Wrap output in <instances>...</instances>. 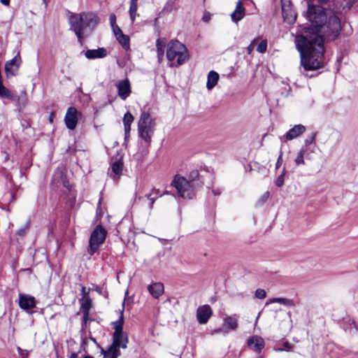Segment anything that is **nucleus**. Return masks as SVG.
Returning a JSON list of instances; mask_svg holds the SVG:
<instances>
[{
  "label": "nucleus",
  "mask_w": 358,
  "mask_h": 358,
  "mask_svg": "<svg viewBox=\"0 0 358 358\" xmlns=\"http://www.w3.org/2000/svg\"><path fill=\"white\" fill-rule=\"evenodd\" d=\"M255 296L257 299H263L266 298V293L265 290L263 289H257L255 292Z\"/></svg>",
  "instance_id": "37"
},
{
  "label": "nucleus",
  "mask_w": 358,
  "mask_h": 358,
  "mask_svg": "<svg viewBox=\"0 0 358 358\" xmlns=\"http://www.w3.org/2000/svg\"><path fill=\"white\" fill-rule=\"evenodd\" d=\"M271 301L278 303L286 306L294 307L295 306L294 301L289 299L274 298Z\"/></svg>",
  "instance_id": "28"
},
{
  "label": "nucleus",
  "mask_w": 358,
  "mask_h": 358,
  "mask_svg": "<svg viewBox=\"0 0 358 358\" xmlns=\"http://www.w3.org/2000/svg\"><path fill=\"white\" fill-rule=\"evenodd\" d=\"M83 320L85 322L89 318L90 312H88V315H85V312H83Z\"/></svg>",
  "instance_id": "45"
},
{
  "label": "nucleus",
  "mask_w": 358,
  "mask_h": 358,
  "mask_svg": "<svg viewBox=\"0 0 358 358\" xmlns=\"http://www.w3.org/2000/svg\"><path fill=\"white\" fill-rule=\"evenodd\" d=\"M219 80V74L214 71H211L208 73L207 78V83L206 87L208 90H212L217 83Z\"/></svg>",
  "instance_id": "21"
},
{
  "label": "nucleus",
  "mask_w": 358,
  "mask_h": 358,
  "mask_svg": "<svg viewBox=\"0 0 358 358\" xmlns=\"http://www.w3.org/2000/svg\"><path fill=\"white\" fill-rule=\"evenodd\" d=\"M155 129V120L151 117L149 113L143 111L138 122V136L146 143L149 144L151 142Z\"/></svg>",
  "instance_id": "5"
},
{
  "label": "nucleus",
  "mask_w": 358,
  "mask_h": 358,
  "mask_svg": "<svg viewBox=\"0 0 358 358\" xmlns=\"http://www.w3.org/2000/svg\"><path fill=\"white\" fill-rule=\"evenodd\" d=\"M245 13V9L240 0L237 2L234 11L231 14L232 21L237 23L244 17Z\"/></svg>",
  "instance_id": "17"
},
{
  "label": "nucleus",
  "mask_w": 358,
  "mask_h": 358,
  "mask_svg": "<svg viewBox=\"0 0 358 358\" xmlns=\"http://www.w3.org/2000/svg\"><path fill=\"white\" fill-rule=\"evenodd\" d=\"M189 52L186 46L178 40H171L168 43L166 58L171 62V67H178L189 59Z\"/></svg>",
  "instance_id": "3"
},
{
  "label": "nucleus",
  "mask_w": 358,
  "mask_h": 358,
  "mask_svg": "<svg viewBox=\"0 0 358 358\" xmlns=\"http://www.w3.org/2000/svg\"><path fill=\"white\" fill-rule=\"evenodd\" d=\"M17 350H18V352L21 351L20 348H17Z\"/></svg>",
  "instance_id": "54"
},
{
  "label": "nucleus",
  "mask_w": 358,
  "mask_h": 358,
  "mask_svg": "<svg viewBox=\"0 0 358 358\" xmlns=\"http://www.w3.org/2000/svg\"><path fill=\"white\" fill-rule=\"evenodd\" d=\"M107 235L106 230L100 224L97 225L91 234L88 253L94 255L100 245L103 243Z\"/></svg>",
  "instance_id": "6"
},
{
  "label": "nucleus",
  "mask_w": 358,
  "mask_h": 358,
  "mask_svg": "<svg viewBox=\"0 0 358 358\" xmlns=\"http://www.w3.org/2000/svg\"><path fill=\"white\" fill-rule=\"evenodd\" d=\"M357 0H344L345 2V5L344 6L343 8H346L347 10H350L352 5L357 1ZM320 3H326L327 0H319Z\"/></svg>",
  "instance_id": "34"
},
{
  "label": "nucleus",
  "mask_w": 358,
  "mask_h": 358,
  "mask_svg": "<svg viewBox=\"0 0 358 358\" xmlns=\"http://www.w3.org/2000/svg\"><path fill=\"white\" fill-rule=\"evenodd\" d=\"M123 323H124V317H123V309L120 311V315L119 319L113 322V327L115 329L114 332H116L117 334L118 332L123 331Z\"/></svg>",
  "instance_id": "25"
},
{
  "label": "nucleus",
  "mask_w": 358,
  "mask_h": 358,
  "mask_svg": "<svg viewBox=\"0 0 358 358\" xmlns=\"http://www.w3.org/2000/svg\"><path fill=\"white\" fill-rule=\"evenodd\" d=\"M306 18L310 26L300 27L295 44L301 55V64L305 71L320 69L324 65V43L335 40L341 30L340 18L327 13L320 6H308Z\"/></svg>",
  "instance_id": "1"
},
{
  "label": "nucleus",
  "mask_w": 358,
  "mask_h": 358,
  "mask_svg": "<svg viewBox=\"0 0 358 358\" xmlns=\"http://www.w3.org/2000/svg\"><path fill=\"white\" fill-rule=\"evenodd\" d=\"M137 2L138 0H131L130 6H129V17L131 22L133 23L135 20V18L137 15Z\"/></svg>",
  "instance_id": "24"
},
{
  "label": "nucleus",
  "mask_w": 358,
  "mask_h": 358,
  "mask_svg": "<svg viewBox=\"0 0 358 358\" xmlns=\"http://www.w3.org/2000/svg\"><path fill=\"white\" fill-rule=\"evenodd\" d=\"M222 329L220 328V329H215L213 331V333H220V332H222Z\"/></svg>",
  "instance_id": "50"
},
{
  "label": "nucleus",
  "mask_w": 358,
  "mask_h": 358,
  "mask_svg": "<svg viewBox=\"0 0 358 358\" xmlns=\"http://www.w3.org/2000/svg\"><path fill=\"white\" fill-rule=\"evenodd\" d=\"M180 358V357H179Z\"/></svg>",
  "instance_id": "57"
},
{
  "label": "nucleus",
  "mask_w": 358,
  "mask_h": 358,
  "mask_svg": "<svg viewBox=\"0 0 358 358\" xmlns=\"http://www.w3.org/2000/svg\"><path fill=\"white\" fill-rule=\"evenodd\" d=\"M147 199L149 201L148 206L149 209L152 210L153 204L157 200V196H152V194H146Z\"/></svg>",
  "instance_id": "36"
},
{
  "label": "nucleus",
  "mask_w": 358,
  "mask_h": 358,
  "mask_svg": "<svg viewBox=\"0 0 358 358\" xmlns=\"http://www.w3.org/2000/svg\"><path fill=\"white\" fill-rule=\"evenodd\" d=\"M150 194H152V196H157V199L158 197L162 196V194H159V190L156 189H152L151 192Z\"/></svg>",
  "instance_id": "43"
},
{
  "label": "nucleus",
  "mask_w": 358,
  "mask_h": 358,
  "mask_svg": "<svg viewBox=\"0 0 358 358\" xmlns=\"http://www.w3.org/2000/svg\"><path fill=\"white\" fill-rule=\"evenodd\" d=\"M91 340H92V341H93L94 343H96V340H95L94 338H91Z\"/></svg>",
  "instance_id": "52"
},
{
  "label": "nucleus",
  "mask_w": 358,
  "mask_h": 358,
  "mask_svg": "<svg viewBox=\"0 0 358 358\" xmlns=\"http://www.w3.org/2000/svg\"><path fill=\"white\" fill-rule=\"evenodd\" d=\"M85 55L89 59L103 58L107 55V50L103 48L87 50Z\"/></svg>",
  "instance_id": "16"
},
{
  "label": "nucleus",
  "mask_w": 358,
  "mask_h": 358,
  "mask_svg": "<svg viewBox=\"0 0 358 358\" xmlns=\"http://www.w3.org/2000/svg\"><path fill=\"white\" fill-rule=\"evenodd\" d=\"M166 46V39L165 38H158L156 41V48L157 57L159 61L163 59L164 53V48Z\"/></svg>",
  "instance_id": "23"
},
{
  "label": "nucleus",
  "mask_w": 358,
  "mask_h": 358,
  "mask_svg": "<svg viewBox=\"0 0 358 358\" xmlns=\"http://www.w3.org/2000/svg\"><path fill=\"white\" fill-rule=\"evenodd\" d=\"M77 113L78 110L74 107H69L66 113L64 122L66 127L71 130H73L77 126Z\"/></svg>",
  "instance_id": "9"
},
{
  "label": "nucleus",
  "mask_w": 358,
  "mask_h": 358,
  "mask_svg": "<svg viewBox=\"0 0 358 358\" xmlns=\"http://www.w3.org/2000/svg\"><path fill=\"white\" fill-rule=\"evenodd\" d=\"M286 173V171L283 169L282 173L276 178L275 184L276 186L280 187L284 184V176Z\"/></svg>",
  "instance_id": "32"
},
{
  "label": "nucleus",
  "mask_w": 358,
  "mask_h": 358,
  "mask_svg": "<svg viewBox=\"0 0 358 358\" xmlns=\"http://www.w3.org/2000/svg\"><path fill=\"white\" fill-rule=\"evenodd\" d=\"M25 233H26V230L25 229H20V230L18 231L17 234L19 236H24L25 234Z\"/></svg>",
  "instance_id": "47"
},
{
  "label": "nucleus",
  "mask_w": 358,
  "mask_h": 358,
  "mask_svg": "<svg viewBox=\"0 0 358 358\" xmlns=\"http://www.w3.org/2000/svg\"><path fill=\"white\" fill-rule=\"evenodd\" d=\"M1 3L5 6H8L10 3V0H0Z\"/></svg>",
  "instance_id": "46"
},
{
  "label": "nucleus",
  "mask_w": 358,
  "mask_h": 358,
  "mask_svg": "<svg viewBox=\"0 0 358 358\" xmlns=\"http://www.w3.org/2000/svg\"><path fill=\"white\" fill-rule=\"evenodd\" d=\"M117 94L121 99H127L131 93V83L128 78L119 80L116 84Z\"/></svg>",
  "instance_id": "7"
},
{
  "label": "nucleus",
  "mask_w": 358,
  "mask_h": 358,
  "mask_svg": "<svg viewBox=\"0 0 358 358\" xmlns=\"http://www.w3.org/2000/svg\"><path fill=\"white\" fill-rule=\"evenodd\" d=\"M211 19V15L209 12L206 11L202 17V20L204 22H208Z\"/></svg>",
  "instance_id": "40"
},
{
  "label": "nucleus",
  "mask_w": 358,
  "mask_h": 358,
  "mask_svg": "<svg viewBox=\"0 0 358 358\" xmlns=\"http://www.w3.org/2000/svg\"><path fill=\"white\" fill-rule=\"evenodd\" d=\"M19 306L23 310H29L36 306L35 298L32 296L20 294Z\"/></svg>",
  "instance_id": "13"
},
{
  "label": "nucleus",
  "mask_w": 358,
  "mask_h": 358,
  "mask_svg": "<svg viewBox=\"0 0 358 358\" xmlns=\"http://www.w3.org/2000/svg\"><path fill=\"white\" fill-rule=\"evenodd\" d=\"M113 29L114 34H115L116 37L118 36V35H120L121 34H122V30L120 29V28L117 25L113 27Z\"/></svg>",
  "instance_id": "42"
},
{
  "label": "nucleus",
  "mask_w": 358,
  "mask_h": 358,
  "mask_svg": "<svg viewBox=\"0 0 358 358\" xmlns=\"http://www.w3.org/2000/svg\"><path fill=\"white\" fill-rule=\"evenodd\" d=\"M266 197H268L269 194H268V192H266Z\"/></svg>",
  "instance_id": "55"
},
{
  "label": "nucleus",
  "mask_w": 358,
  "mask_h": 358,
  "mask_svg": "<svg viewBox=\"0 0 358 358\" xmlns=\"http://www.w3.org/2000/svg\"><path fill=\"white\" fill-rule=\"evenodd\" d=\"M110 22L112 27L117 26L116 24V16L115 14H111L110 15Z\"/></svg>",
  "instance_id": "41"
},
{
  "label": "nucleus",
  "mask_w": 358,
  "mask_h": 358,
  "mask_svg": "<svg viewBox=\"0 0 358 358\" xmlns=\"http://www.w3.org/2000/svg\"><path fill=\"white\" fill-rule=\"evenodd\" d=\"M43 1H44V3H45V4H47V1H46V0H43Z\"/></svg>",
  "instance_id": "56"
},
{
  "label": "nucleus",
  "mask_w": 358,
  "mask_h": 358,
  "mask_svg": "<svg viewBox=\"0 0 358 358\" xmlns=\"http://www.w3.org/2000/svg\"><path fill=\"white\" fill-rule=\"evenodd\" d=\"M259 38H255L252 42L247 47V52H248V54H251L252 52L254 50V48H255V46L257 43V42L258 41Z\"/></svg>",
  "instance_id": "38"
},
{
  "label": "nucleus",
  "mask_w": 358,
  "mask_h": 358,
  "mask_svg": "<svg viewBox=\"0 0 358 358\" xmlns=\"http://www.w3.org/2000/svg\"><path fill=\"white\" fill-rule=\"evenodd\" d=\"M123 164L121 159H117L111 163V169L116 175L120 174L122 171Z\"/></svg>",
  "instance_id": "26"
},
{
  "label": "nucleus",
  "mask_w": 358,
  "mask_h": 358,
  "mask_svg": "<svg viewBox=\"0 0 358 358\" xmlns=\"http://www.w3.org/2000/svg\"><path fill=\"white\" fill-rule=\"evenodd\" d=\"M306 131V127L302 124L294 125L283 136L280 137L282 142L292 141L300 136Z\"/></svg>",
  "instance_id": "8"
},
{
  "label": "nucleus",
  "mask_w": 358,
  "mask_h": 358,
  "mask_svg": "<svg viewBox=\"0 0 358 358\" xmlns=\"http://www.w3.org/2000/svg\"><path fill=\"white\" fill-rule=\"evenodd\" d=\"M148 289L154 298L157 299L164 293V285L161 282H155L150 285Z\"/></svg>",
  "instance_id": "18"
},
{
  "label": "nucleus",
  "mask_w": 358,
  "mask_h": 358,
  "mask_svg": "<svg viewBox=\"0 0 358 358\" xmlns=\"http://www.w3.org/2000/svg\"><path fill=\"white\" fill-rule=\"evenodd\" d=\"M293 345L288 342H285L282 344V348H276V352L282 351H289L292 348Z\"/></svg>",
  "instance_id": "35"
},
{
  "label": "nucleus",
  "mask_w": 358,
  "mask_h": 358,
  "mask_svg": "<svg viewBox=\"0 0 358 358\" xmlns=\"http://www.w3.org/2000/svg\"><path fill=\"white\" fill-rule=\"evenodd\" d=\"M248 345L253 351L260 352L264 348V341L260 336H253L248 340Z\"/></svg>",
  "instance_id": "14"
},
{
  "label": "nucleus",
  "mask_w": 358,
  "mask_h": 358,
  "mask_svg": "<svg viewBox=\"0 0 358 358\" xmlns=\"http://www.w3.org/2000/svg\"><path fill=\"white\" fill-rule=\"evenodd\" d=\"M116 38L125 50H128L129 48V37L128 36L124 35L122 33L120 35H118Z\"/></svg>",
  "instance_id": "27"
},
{
  "label": "nucleus",
  "mask_w": 358,
  "mask_h": 358,
  "mask_svg": "<svg viewBox=\"0 0 358 358\" xmlns=\"http://www.w3.org/2000/svg\"><path fill=\"white\" fill-rule=\"evenodd\" d=\"M224 326L227 327L229 329L235 331L238 327V317L237 315L226 316L224 318Z\"/></svg>",
  "instance_id": "20"
},
{
  "label": "nucleus",
  "mask_w": 358,
  "mask_h": 358,
  "mask_svg": "<svg viewBox=\"0 0 358 358\" xmlns=\"http://www.w3.org/2000/svg\"><path fill=\"white\" fill-rule=\"evenodd\" d=\"M101 199H99V201L98 202V204H97V207H96V213L97 214L101 213Z\"/></svg>",
  "instance_id": "44"
},
{
  "label": "nucleus",
  "mask_w": 358,
  "mask_h": 358,
  "mask_svg": "<svg viewBox=\"0 0 358 358\" xmlns=\"http://www.w3.org/2000/svg\"><path fill=\"white\" fill-rule=\"evenodd\" d=\"M78 353L73 352V353L71 354L69 358H78Z\"/></svg>",
  "instance_id": "48"
},
{
  "label": "nucleus",
  "mask_w": 358,
  "mask_h": 358,
  "mask_svg": "<svg viewBox=\"0 0 358 358\" xmlns=\"http://www.w3.org/2000/svg\"><path fill=\"white\" fill-rule=\"evenodd\" d=\"M306 149L301 148L297 153L296 157L294 159V162L296 165H303L305 164L304 157L306 153Z\"/></svg>",
  "instance_id": "29"
},
{
  "label": "nucleus",
  "mask_w": 358,
  "mask_h": 358,
  "mask_svg": "<svg viewBox=\"0 0 358 358\" xmlns=\"http://www.w3.org/2000/svg\"><path fill=\"white\" fill-rule=\"evenodd\" d=\"M133 121H134L133 115L129 112H127L124 114V117H123L125 139H127L129 136V133L131 131V124L133 122Z\"/></svg>",
  "instance_id": "19"
},
{
  "label": "nucleus",
  "mask_w": 358,
  "mask_h": 358,
  "mask_svg": "<svg viewBox=\"0 0 358 358\" xmlns=\"http://www.w3.org/2000/svg\"><path fill=\"white\" fill-rule=\"evenodd\" d=\"M282 14L284 21L288 24H293L296 17L295 11L292 9L290 3H282Z\"/></svg>",
  "instance_id": "12"
},
{
  "label": "nucleus",
  "mask_w": 358,
  "mask_h": 358,
  "mask_svg": "<svg viewBox=\"0 0 358 358\" xmlns=\"http://www.w3.org/2000/svg\"><path fill=\"white\" fill-rule=\"evenodd\" d=\"M213 193L215 195H220L221 194V192L218 189L217 190L213 189Z\"/></svg>",
  "instance_id": "49"
},
{
  "label": "nucleus",
  "mask_w": 358,
  "mask_h": 358,
  "mask_svg": "<svg viewBox=\"0 0 358 358\" xmlns=\"http://www.w3.org/2000/svg\"><path fill=\"white\" fill-rule=\"evenodd\" d=\"M92 301L89 296H87L81 304V309L83 312H85V315H88V312L91 308Z\"/></svg>",
  "instance_id": "30"
},
{
  "label": "nucleus",
  "mask_w": 358,
  "mask_h": 358,
  "mask_svg": "<svg viewBox=\"0 0 358 358\" xmlns=\"http://www.w3.org/2000/svg\"><path fill=\"white\" fill-rule=\"evenodd\" d=\"M127 343H128L127 336L123 331L118 332L117 334H116V332L113 333V343L111 345L116 346L119 349H120V348L125 349V348H127Z\"/></svg>",
  "instance_id": "15"
},
{
  "label": "nucleus",
  "mask_w": 358,
  "mask_h": 358,
  "mask_svg": "<svg viewBox=\"0 0 358 358\" xmlns=\"http://www.w3.org/2000/svg\"><path fill=\"white\" fill-rule=\"evenodd\" d=\"M213 315V310L209 305L199 306L196 311V318L199 324H206Z\"/></svg>",
  "instance_id": "11"
},
{
  "label": "nucleus",
  "mask_w": 358,
  "mask_h": 358,
  "mask_svg": "<svg viewBox=\"0 0 358 358\" xmlns=\"http://www.w3.org/2000/svg\"><path fill=\"white\" fill-rule=\"evenodd\" d=\"M20 64L21 57L20 56V53H17L12 59L6 63L5 70L7 76H15L18 71Z\"/></svg>",
  "instance_id": "10"
},
{
  "label": "nucleus",
  "mask_w": 358,
  "mask_h": 358,
  "mask_svg": "<svg viewBox=\"0 0 358 358\" xmlns=\"http://www.w3.org/2000/svg\"><path fill=\"white\" fill-rule=\"evenodd\" d=\"M199 177L196 170L192 171L189 174L191 180L185 178L176 176L172 181V185L177 189L178 194L183 199H190L194 194V186L196 183L195 179Z\"/></svg>",
  "instance_id": "4"
},
{
  "label": "nucleus",
  "mask_w": 358,
  "mask_h": 358,
  "mask_svg": "<svg viewBox=\"0 0 358 358\" xmlns=\"http://www.w3.org/2000/svg\"><path fill=\"white\" fill-rule=\"evenodd\" d=\"M282 164V152H280V155L278 157L276 164H275V168L279 169L281 164Z\"/></svg>",
  "instance_id": "39"
},
{
  "label": "nucleus",
  "mask_w": 358,
  "mask_h": 358,
  "mask_svg": "<svg viewBox=\"0 0 358 358\" xmlns=\"http://www.w3.org/2000/svg\"><path fill=\"white\" fill-rule=\"evenodd\" d=\"M316 136H317V132H313L310 135L308 136L304 141L305 146L308 147L310 144L313 143L315 140Z\"/></svg>",
  "instance_id": "31"
},
{
  "label": "nucleus",
  "mask_w": 358,
  "mask_h": 358,
  "mask_svg": "<svg viewBox=\"0 0 358 358\" xmlns=\"http://www.w3.org/2000/svg\"><path fill=\"white\" fill-rule=\"evenodd\" d=\"M104 358H117L120 355V351L118 348L110 345L108 350H101Z\"/></svg>",
  "instance_id": "22"
},
{
  "label": "nucleus",
  "mask_w": 358,
  "mask_h": 358,
  "mask_svg": "<svg viewBox=\"0 0 358 358\" xmlns=\"http://www.w3.org/2000/svg\"><path fill=\"white\" fill-rule=\"evenodd\" d=\"M70 30L76 35L81 43L84 37L89 36L99 22V17L92 12L71 13L69 17Z\"/></svg>",
  "instance_id": "2"
},
{
  "label": "nucleus",
  "mask_w": 358,
  "mask_h": 358,
  "mask_svg": "<svg viewBox=\"0 0 358 358\" xmlns=\"http://www.w3.org/2000/svg\"><path fill=\"white\" fill-rule=\"evenodd\" d=\"M267 48V41L266 39L262 40L257 48V51L260 53H264L266 51Z\"/></svg>",
  "instance_id": "33"
},
{
  "label": "nucleus",
  "mask_w": 358,
  "mask_h": 358,
  "mask_svg": "<svg viewBox=\"0 0 358 358\" xmlns=\"http://www.w3.org/2000/svg\"><path fill=\"white\" fill-rule=\"evenodd\" d=\"M82 292H83V294L84 295H85V294H86V293H85V287H82Z\"/></svg>",
  "instance_id": "51"
},
{
  "label": "nucleus",
  "mask_w": 358,
  "mask_h": 358,
  "mask_svg": "<svg viewBox=\"0 0 358 358\" xmlns=\"http://www.w3.org/2000/svg\"><path fill=\"white\" fill-rule=\"evenodd\" d=\"M84 358H94V357H92L91 356H85Z\"/></svg>",
  "instance_id": "53"
}]
</instances>
